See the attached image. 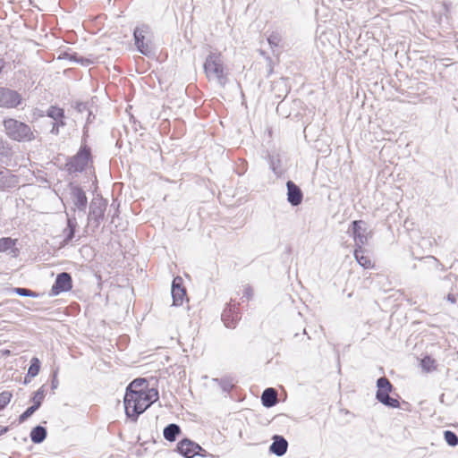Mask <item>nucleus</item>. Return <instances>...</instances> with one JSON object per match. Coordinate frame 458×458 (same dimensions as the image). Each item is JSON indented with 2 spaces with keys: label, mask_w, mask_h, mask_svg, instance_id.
Instances as JSON below:
<instances>
[{
  "label": "nucleus",
  "mask_w": 458,
  "mask_h": 458,
  "mask_svg": "<svg viewBox=\"0 0 458 458\" xmlns=\"http://www.w3.org/2000/svg\"><path fill=\"white\" fill-rule=\"evenodd\" d=\"M6 135L13 140L18 142H28L35 139L31 128L16 119L7 118L3 122Z\"/></svg>",
  "instance_id": "obj_4"
},
{
  "label": "nucleus",
  "mask_w": 458,
  "mask_h": 458,
  "mask_svg": "<svg viewBox=\"0 0 458 458\" xmlns=\"http://www.w3.org/2000/svg\"><path fill=\"white\" fill-rule=\"evenodd\" d=\"M13 292L20 295V296H24V297H38V293L30 290V289H27V288H20V287H16L13 289Z\"/></svg>",
  "instance_id": "obj_31"
},
{
  "label": "nucleus",
  "mask_w": 458,
  "mask_h": 458,
  "mask_svg": "<svg viewBox=\"0 0 458 458\" xmlns=\"http://www.w3.org/2000/svg\"><path fill=\"white\" fill-rule=\"evenodd\" d=\"M158 399V392L155 388L147 392L126 391L124 395V408L126 415L136 420L153 403Z\"/></svg>",
  "instance_id": "obj_1"
},
{
  "label": "nucleus",
  "mask_w": 458,
  "mask_h": 458,
  "mask_svg": "<svg viewBox=\"0 0 458 458\" xmlns=\"http://www.w3.org/2000/svg\"><path fill=\"white\" fill-rule=\"evenodd\" d=\"M150 30L148 25L136 27L133 31L134 42L137 49L144 55H150L153 52L151 40L148 38Z\"/></svg>",
  "instance_id": "obj_6"
},
{
  "label": "nucleus",
  "mask_w": 458,
  "mask_h": 458,
  "mask_svg": "<svg viewBox=\"0 0 458 458\" xmlns=\"http://www.w3.org/2000/svg\"><path fill=\"white\" fill-rule=\"evenodd\" d=\"M106 208V202L104 199L97 197L94 198L89 205V213L88 219L89 221H94L96 225L98 226L100 221L104 217V213Z\"/></svg>",
  "instance_id": "obj_9"
},
{
  "label": "nucleus",
  "mask_w": 458,
  "mask_h": 458,
  "mask_svg": "<svg viewBox=\"0 0 458 458\" xmlns=\"http://www.w3.org/2000/svg\"><path fill=\"white\" fill-rule=\"evenodd\" d=\"M252 289L250 286H246L244 288L243 297H245L247 300H250L252 297Z\"/></svg>",
  "instance_id": "obj_36"
},
{
  "label": "nucleus",
  "mask_w": 458,
  "mask_h": 458,
  "mask_svg": "<svg viewBox=\"0 0 458 458\" xmlns=\"http://www.w3.org/2000/svg\"><path fill=\"white\" fill-rule=\"evenodd\" d=\"M282 38H283L282 35L278 31H273L272 33H270V35L267 38V42H268V44H269V46H270V47L272 48L273 51H275L274 50L275 48L280 47V44L282 42Z\"/></svg>",
  "instance_id": "obj_26"
},
{
  "label": "nucleus",
  "mask_w": 458,
  "mask_h": 458,
  "mask_svg": "<svg viewBox=\"0 0 458 458\" xmlns=\"http://www.w3.org/2000/svg\"><path fill=\"white\" fill-rule=\"evenodd\" d=\"M444 437L446 443L451 446H456L458 445V437L451 430H445L444 432Z\"/></svg>",
  "instance_id": "obj_30"
},
{
  "label": "nucleus",
  "mask_w": 458,
  "mask_h": 458,
  "mask_svg": "<svg viewBox=\"0 0 458 458\" xmlns=\"http://www.w3.org/2000/svg\"><path fill=\"white\" fill-rule=\"evenodd\" d=\"M58 59H67L72 63L79 64L82 66H89V64H93V62L90 59L79 56L78 54L75 52H62L59 55Z\"/></svg>",
  "instance_id": "obj_17"
},
{
  "label": "nucleus",
  "mask_w": 458,
  "mask_h": 458,
  "mask_svg": "<svg viewBox=\"0 0 458 458\" xmlns=\"http://www.w3.org/2000/svg\"><path fill=\"white\" fill-rule=\"evenodd\" d=\"M90 157V149L82 147L75 157L69 163V170L72 172H81L88 165Z\"/></svg>",
  "instance_id": "obj_10"
},
{
  "label": "nucleus",
  "mask_w": 458,
  "mask_h": 458,
  "mask_svg": "<svg viewBox=\"0 0 458 458\" xmlns=\"http://www.w3.org/2000/svg\"><path fill=\"white\" fill-rule=\"evenodd\" d=\"M354 257L357 262L363 267L369 268L371 267L370 259L364 255V250L361 248H356L354 250Z\"/></svg>",
  "instance_id": "obj_23"
},
{
  "label": "nucleus",
  "mask_w": 458,
  "mask_h": 458,
  "mask_svg": "<svg viewBox=\"0 0 458 458\" xmlns=\"http://www.w3.org/2000/svg\"><path fill=\"white\" fill-rule=\"evenodd\" d=\"M70 195L73 208H72V214L66 212L67 228L64 231L65 234V243H68L74 237L75 229L78 225L77 219L74 215L76 209L79 212H85L88 204L86 193L81 188L77 186L72 187Z\"/></svg>",
  "instance_id": "obj_2"
},
{
  "label": "nucleus",
  "mask_w": 458,
  "mask_h": 458,
  "mask_svg": "<svg viewBox=\"0 0 458 458\" xmlns=\"http://www.w3.org/2000/svg\"><path fill=\"white\" fill-rule=\"evenodd\" d=\"M39 369H40L39 360L37 357H33L30 360V366L28 369V376L32 377H36L39 372Z\"/></svg>",
  "instance_id": "obj_29"
},
{
  "label": "nucleus",
  "mask_w": 458,
  "mask_h": 458,
  "mask_svg": "<svg viewBox=\"0 0 458 458\" xmlns=\"http://www.w3.org/2000/svg\"><path fill=\"white\" fill-rule=\"evenodd\" d=\"M16 242L17 240L10 237L0 238V252L10 251L12 256L16 257L18 253V249L15 248Z\"/></svg>",
  "instance_id": "obj_19"
},
{
  "label": "nucleus",
  "mask_w": 458,
  "mask_h": 458,
  "mask_svg": "<svg viewBox=\"0 0 458 458\" xmlns=\"http://www.w3.org/2000/svg\"><path fill=\"white\" fill-rule=\"evenodd\" d=\"M446 299L451 303H456L458 296L456 294H454V293H448Z\"/></svg>",
  "instance_id": "obj_37"
},
{
  "label": "nucleus",
  "mask_w": 458,
  "mask_h": 458,
  "mask_svg": "<svg viewBox=\"0 0 458 458\" xmlns=\"http://www.w3.org/2000/svg\"><path fill=\"white\" fill-rule=\"evenodd\" d=\"M21 102L22 98L20 93L8 88H0V107L15 108Z\"/></svg>",
  "instance_id": "obj_8"
},
{
  "label": "nucleus",
  "mask_w": 458,
  "mask_h": 458,
  "mask_svg": "<svg viewBox=\"0 0 458 458\" xmlns=\"http://www.w3.org/2000/svg\"><path fill=\"white\" fill-rule=\"evenodd\" d=\"M35 407L32 405L29 407L19 417V422L23 423L25 420H27L30 417L33 415V413L37 411Z\"/></svg>",
  "instance_id": "obj_34"
},
{
  "label": "nucleus",
  "mask_w": 458,
  "mask_h": 458,
  "mask_svg": "<svg viewBox=\"0 0 458 458\" xmlns=\"http://www.w3.org/2000/svg\"><path fill=\"white\" fill-rule=\"evenodd\" d=\"M270 167L276 174H281L279 159H275L274 157H272L270 159Z\"/></svg>",
  "instance_id": "obj_35"
},
{
  "label": "nucleus",
  "mask_w": 458,
  "mask_h": 458,
  "mask_svg": "<svg viewBox=\"0 0 458 458\" xmlns=\"http://www.w3.org/2000/svg\"><path fill=\"white\" fill-rule=\"evenodd\" d=\"M16 183V177L12 175L8 170L0 171V190L14 187Z\"/></svg>",
  "instance_id": "obj_20"
},
{
  "label": "nucleus",
  "mask_w": 458,
  "mask_h": 458,
  "mask_svg": "<svg viewBox=\"0 0 458 458\" xmlns=\"http://www.w3.org/2000/svg\"><path fill=\"white\" fill-rule=\"evenodd\" d=\"M4 61L0 59V72H2V70L4 68Z\"/></svg>",
  "instance_id": "obj_43"
},
{
  "label": "nucleus",
  "mask_w": 458,
  "mask_h": 458,
  "mask_svg": "<svg viewBox=\"0 0 458 458\" xmlns=\"http://www.w3.org/2000/svg\"><path fill=\"white\" fill-rule=\"evenodd\" d=\"M181 433V428L177 424L171 423L164 428V437L170 442L176 439V437Z\"/></svg>",
  "instance_id": "obj_22"
},
{
  "label": "nucleus",
  "mask_w": 458,
  "mask_h": 458,
  "mask_svg": "<svg viewBox=\"0 0 458 458\" xmlns=\"http://www.w3.org/2000/svg\"><path fill=\"white\" fill-rule=\"evenodd\" d=\"M177 450L185 458H193L196 455L206 457L208 455L205 449L188 438L182 439L178 443Z\"/></svg>",
  "instance_id": "obj_7"
},
{
  "label": "nucleus",
  "mask_w": 458,
  "mask_h": 458,
  "mask_svg": "<svg viewBox=\"0 0 458 458\" xmlns=\"http://www.w3.org/2000/svg\"><path fill=\"white\" fill-rule=\"evenodd\" d=\"M263 406L270 408L277 403V392L276 389L268 387L265 389L261 395Z\"/></svg>",
  "instance_id": "obj_18"
},
{
  "label": "nucleus",
  "mask_w": 458,
  "mask_h": 458,
  "mask_svg": "<svg viewBox=\"0 0 458 458\" xmlns=\"http://www.w3.org/2000/svg\"><path fill=\"white\" fill-rule=\"evenodd\" d=\"M47 116L52 118L54 121H58V120H61V119L64 118V109H62L60 107H57V106H51L47 109Z\"/></svg>",
  "instance_id": "obj_25"
},
{
  "label": "nucleus",
  "mask_w": 458,
  "mask_h": 458,
  "mask_svg": "<svg viewBox=\"0 0 458 458\" xmlns=\"http://www.w3.org/2000/svg\"><path fill=\"white\" fill-rule=\"evenodd\" d=\"M182 284V279L180 276H177L174 279L171 293L173 297V305L174 306L182 305L183 298L186 295V291Z\"/></svg>",
  "instance_id": "obj_13"
},
{
  "label": "nucleus",
  "mask_w": 458,
  "mask_h": 458,
  "mask_svg": "<svg viewBox=\"0 0 458 458\" xmlns=\"http://www.w3.org/2000/svg\"><path fill=\"white\" fill-rule=\"evenodd\" d=\"M377 391L376 393V398L378 402H380L381 403L387 407H399V401L389 395V393H391L393 390V386L386 377H379L377 380Z\"/></svg>",
  "instance_id": "obj_5"
},
{
  "label": "nucleus",
  "mask_w": 458,
  "mask_h": 458,
  "mask_svg": "<svg viewBox=\"0 0 458 458\" xmlns=\"http://www.w3.org/2000/svg\"><path fill=\"white\" fill-rule=\"evenodd\" d=\"M148 388L147 387V383L145 379H135L133 380L129 386L127 387L126 391H134V392H147Z\"/></svg>",
  "instance_id": "obj_24"
},
{
  "label": "nucleus",
  "mask_w": 458,
  "mask_h": 458,
  "mask_svg": "<svg viewBox=\"0 0 458 458\" xmlns=\"http://www.w3.org/2000/svg\"><path fill=\"white\" fill-rule=\"evenodd\" d=\"M57 386H58V381H57V379H56V377L55 376L54 379L52 380V388L55 389V388L57 387Z\"/></svg>",
  "instance_id": "obj_39"
},
{
  "label": "nucleus",
  "mask_w": 458,
  "mask_h": 458,
  "mask_svg": "<svg viewBox=\"0 0 458 458\" xmlns=\"http://www.w3.org/2000/svg\"><path fill=\"white\" fill-rule=\"evenodd\" d=\"M362 221H353L352 223V235L357 248H361L368 241L367 229L362 225Z\"/></svg>",
  "instance_id": "obj_12"
},
{
  "label": "nucleus",
  "mask_w": 458,
  "mask_h": 458,
  "mask_svg": "<svg viewBox=\"0 0 458 458\" xmlns=\"http://www.w3.org/2000/svg\"><path fill=\"white\" fill-rule=\"evenodd\" d=\"M13 394L9 391L0 393V410L4 409L10 402Z\"/></svg>",
  "instance_id": "obj_32"
},
{
  "label": "nucleus",
  "mask_w": 458,
  "mask_h": 458,
  "mask_svg": "<svg viewBox=\"0 0 458 458\" xmlns=\"http://www.w3.org/2000/svg\"><path fill=\"white\" fill-rule=\"evenodd\" d=\"M55 123H59V128L65 125V123H64V119H61V120H58V121H55Z\"/></svg>",
  "instance_id": "obj_41"
},
{
  "label": "nucleus",
  "mask_w": 458,
  "mask_h": 458,
  "mask_svg": "<svg viewBox=\"0 0 458 458\" xmlns=\"http://www.w3.org/2000/svg\"><path fill=\"white\" fill-rule=\"evenodd\" d=\"M287 187V200L293 206H298L302 200V192L301 189L292 181H288Z\"/></svg>",
  "instance_id": "obj_15"
},
{
  "label": "nucleus",
  "mask_w": 458,
  "mask_h": 458,
  "mask_svg": "<svg viewBox=\"0 0 458 458\" xmlns=\"http://www.w3.org/2000/svg\"><path fill=\"white\" fill-rule=\"evenodd\" d=\"M47 432L46 428L42 426H37L32 428L30 432V438L34 444L42 443L47 437Z\"/></svg>",
  "instance_id": "obj_21"
},
{
  "label": "nucleus",
  "mask_w": 458,
  "mask_h": 458,
  "mask_svg": "<svg viewBox=\"0 0 458 458\" xmlns=\"http://www.w3.org/2000/svg\"><path fill=\"white\" fill-rule=\"evenodd\" d=\"M45 398V389L44 386H41L38 391L34 393V395L31 398V401L33 402V407L36 409H38Z\"/></svg>",
  "instance_id": "obj_27"
},
{
  "label": "nucleus",
  "mask_w": 458,
  "mask_h": 458,
  "mask_svg": "<svg viewBox=\"0 0 458 458\" xmlns=\"http://www.w3.org/2000/svg\"><path fill=\"white\" fill-rule=\"evenodd\" d=\"M203 69L208 81H216L221 86L226 84L227 73L221 53L210 52L206 57Z\"/></svg>",
  "instance_id": "obj_3"
},
{
  "label": "nucleus",
  "mask_w": 458,
  "mask_h": 458,
  "mask_svg": "<svg viewBox=\"0 0 458 458\" xmlns=\"http://www.w3.org/2000/svg\"><path fill=\"white\" fill-rule=\"evenodd\" d=\"M421 368L427 372H430L436 369V360L429 356H426L421 360Z\"/></svg>",
  "instance_id": "obj_28"
},
{
  "label": "nucleus",
  "mask_w": 458,
  "mask_h": 458,
  "mask_svg": "<svg viewBox=\"0 0 458 458\" xmlns=\"http://www.w3.org/2000/svg\"><path fill=\"white\" fill-rule=\"evenodd\" d=\"M50 131L51 133L57 135L59 133V123H54Z\"/></svg>",
  "instance_id": "obj_38"
},
{
  "label": "nucleus",
  "mask_w": 458,
  "mask_h": 458,
  "mask_svg": "<svg viewBox=\"0 0 458 458\" xmlns=\"http://www.w3.org/2000/svg\"><path fill=\"white\" fill-rule=\"evenodd\" d=\"M7 430H8V428H2L0 429V435H2V434H4V433L7 432Z\"/></svg>",
  "instance_id": "obj_42"
},
{
  "label": "nucleus",
  "mask_w": 458,
  "mask_h": 458,
  "mask_svg": "<svg viewBox=\"0 0 458 458\" xmlns=\"http://www.w3.org/2000/svg\"><path fill=\"white\" fill-rule=\"evenodd\" d=\"M428 259H431L434 263H437V259H435L434 257H428Z\"/></svg>",
  "instance_id": "obj_44"
},
{
  "label": "nucleus",
  "mask_w": 458,
  "mask_h": 458,
  "mask_svg": "<svg viewBox=\"0 0 458 458\" xmlns=\"http://www.w3.org/2000/svg\"><path fill=\"white\" fill-rule=\"evenodd\" d=\"M216 382L219 384L224 392H229L233 387V384L230 379L222 378V379H214Z\"/></svg>",
  "instance_id": "obj_33"
},
{
  "label": "nucleus",
  "mask_w": 458,
  "mask_h": 458,
  "mask_svg": "<svg viewBox=\"0 0 458 458\" xmlns=\"http://www.w3.org/2000/svg\"><path fill=\"white\" fill-rule=\"evenodd\" d=\"M72 287V276L66 272L57 275L55 282L51 288V295L56 296L61 293L68 292Z\"/></svg>",
  "instance_id": "obj_11"
},
{
  "label": "nucleus",
  "mask_w": 458,
  "mask_h": 458,
  "mask_svg": "<svg viewBox=\"0 0 458 458\" xmlns=\"http://www.w3.org/2000/svg\"><path fill=\"white\" fill-rule=\"evenodd\" d=\"M221 317L226 327H234L236 321L239 319V314L236 311L235 304H227V307L224 310Z\"/></svg>",
  "instance_id": "obj_14"
},
{
  "label": "nucleus",
  "mask_w": 458,
  "mask_h": 458,
  "mask_svg": "<svg viewBox=\"0 0 458 458\" xmlns=\"http://www.w3.org/2000/svg\"><path fill=\"white\" fill-rule=\"evenodd\" d=\"M77 108L80 112H82L86 108V106L84 104H79Z\"/></svg>",
  "instance_id": "obj_40"
},
{
  "label": "nucleus",
  "mask_w": 458,
  "mask_h": 458,
  "mask_svg": "<svg viewBox=\"0 0 458 458\" xmlns=\"http://www.w3.org/2000/svg\"><path fill=\"white\" fill-rule=\"evenodd\" d=\"M287 448L288 442L286 439L282 436L276 435L273 437V443L269 446V451L276 456H282L287 452Z\"/></svg>",
  "instance_id": "obj_16"
}]
</instances>
